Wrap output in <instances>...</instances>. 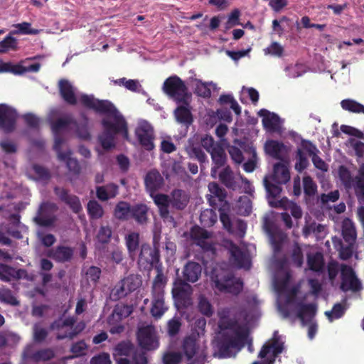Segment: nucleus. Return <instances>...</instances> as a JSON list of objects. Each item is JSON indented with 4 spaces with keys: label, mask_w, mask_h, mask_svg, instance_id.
Listing matches in <instances>:
<instances>
[{
    "label": "nucleus",
    "mask_w": 364,
    "mask_h": 364,
    "mask_svg": "<svg viewBox=\"0 0 364 364\" xmlns=\"http://www.w3.org/2000/svg\"><path fill=\"white\" fill-rule=\"evenodd\" d=\"M218 317V327L221 331L217 341L218 357H235L246 344L249 336L248 327L240 324L235 317H230V309L228 308L219 311Z\"/></svg>",
    "instance_id": "nucleus-1"
},
{
    "label": "nucleus",
    "mask_w": 364,
    "mask_h": 364,
    "mask_svg": "<svg viewBox=\"0 0 364 364\" xmlns=\"http://www.w3.org/2000/svg\"><path fill=\"white\" fill-rule=\"evenodd\" d=\"M80 103L85 107L93 109L96 112L107 114L113 118V122L104 119L102 124L104 131L115 136L122 133L125 137L128 136L127 122L123 116L118 112L115 106L109 100H98L93 95L82 94L80 97Z\"/></svg>",
    "instance_id": "nucleus-2"
},
{
    "label": "nucleus",
    "mask_w": 364,
    "mask_h": 364,
    "mask_svg": "<svg viewBox=\"0 0 364 364\" xmlns=\"http://www.w3.org/2000/svg\"><path fill=\"white\" fill-rule=\"evenodd\" d=\"M189 195L183 190L174 189L171 194H156L154 197V203L159 208L160 217L168 222H174V218L170 214L169 206L178 210H183L189 202Z\"/></svg>",
    "instance_id": "nucleus-3"
},
{
    "label": "nucleus",
    "mask_w": 364,
    "mask_h": 364,
    "mask_svg": "<svg viewBox=\"0 0 364 364\" xmlns=\"http://www.w3.org/2000/svg\"><path fill=\"white\" fill-rule=\"evenodd\" d=\"M290 180V172L287 164L282 162L276 163L273 167V173L265 176L264 186L269 198H276L282 192L280 185L287 183Z\"/></svg>",
    "instance_id": "nucleus-4"
},
{
    "label": "nucleus",
    "mask_w": 364,
    "mask_h": 364,
    "mask_svg": "<svg viewBox=\"0 0 364 364\" xmlns=\"http://www.w3.org/2000/svg\"><path fill=\"white\" fill-rule=\"evenodd\" d=\"M211 279L215 287L221 292L237 296L243 289L242 280L240 278H235L232 272L224 269H214L212 272Z\"/></svg>",
    "instance_id": "nucleus-5"
},
{
    "label": "nucleus",
    "mask_w": 364,
    "mask_h": 364,
    "mask_svg": "<svg viewBox=\"0 0 364 364\" xmlns=\"http://www.w3.org/2000/svg\"><path fill=\"white\" fill-rule=\"evenodd\" d=\"M162 90L164 92L177 104L188 105L191 94L184 81L178 76L172 75L165 80Z\"/></svg>",
    "instance_id": "nucleus-6"
},
{
    "label": "nucleus",
    "mask_w": 364,
    "mask_h": 364,
    "mask_svg": "<svg viewBox=\"0 0 364 364\" xmlns=\"http://www.w3.org/2000/svg\"><path fill=\"white\" fill-rule=\"evenodd\" d=\"M137 264L140 269L150 271L153 267L159 270L161 267L160 263L159 245L154 239V247L148 243H142L138 255Z\"/></svg>",
    "instance_id": "nucleus-7"
},
{
    "label": "nucleus",
    "mask_w": 364,
    "mask_h": 364,
    "mask_svg": "<svg viewBox=\"0 0 364 364\" xmlns=\"http://www.w3.org/2000/svg\"><path fill=\"white\" fill-rule=\"evenodd\" d=\"M338 173L346 187L353 185L359 203L364 205V164L360 167L358 174L355 178H352L349 170L343 166L339 167Z\"/></svg>",
    "instance_id": "nucleus-8"
},
{
    "label": "nucleus",
    "mask_w": 364,
    "mask_h": 364,
    "mask_svg": "<svg viewBox=\"0 0 364 364\" xmlns=\"http://www.w3.org/2000/svg\"><path fill=\"white\" fill-rule=\"evenodd\" d=\"M171 291L178 309H187L192 305L193 287L180 277L176 279Z\"/></svg>",
    "instance_id": "nucleus-9"
},
{
    "label": "nucleus",
    "mask_w": 364,
    "mask_h": 364,
    "mask_svg": "<svg viewBox=\"0 0 364 364\" xmlns=\"http://www.w3.org/2000/svg\"><path fill=\"white\" fill-rule=\"evenodd\" d=\"M58 206L55 203L51 202H43L39 206L37 215L34 218V221L41 227H50L56 221V217L53 213L57 211Z\"/></svg>",
    "instance_id": "nucleus-10"
},
{
    "label": "nucleus",
    "mask_w": 364,
    "mask_h": 364,
    "mask_svg": "<svg viewBox=\"0 0 364 364\" xmlns=\"http://www.w3.org/2000/svg\"><path fill=\"white\" fill-rule=\"evenodd\" d=\"M340 271L341 278L340 289L343 291L346 292L349 290L358 291L361 289V283L350 266L342 264Z\"/></svg>",
    "instance_id": "nucleus-11"
},
{
    "label": "nucleus",
    "mask_w": 364,
    "mask_h": 364,
    "mask_svg": "<svg viewBox=\"0 0 364 364\" xmlns=\"http://www.w3.org/2000/svg\"><path fill=\"white\" fill-rule=\"evenodd\" d=\"M168 307L165 304L164 291L161 286L156 285V282L152 288V301L150 313L151 316L159 319L162 317Z\"/></svg>",
    "instance_id": "nucleus-12"
},
{
    "label": "nucleus",
    "mask_w": 364,
    "mask_h": 364,
    "mask_svg": "<svg viewBox=\"0 0 364 364\" xmlns=\"http://www.w3.org/2000/svg\"><path fill=\"white\" fill-rule=\"evenodd\" d=\"M137 340L139 345L146 350H156L159 346L155 328L152 326L139 328L137 332Z\"/></svg>",
    "instance_id": "nucleus-13"
},
{
    "label": "nucleus",
    "mask_w": 364,
    "mask_h": 364,
    "mask_svg": "<svg viewBox=\"0 0 364 364\" xmlns=\"http://www.w3.org/2000/svg\"><path fill=\"white\" fill-rule=\"evenodd\" d=\"M18 114L12 107L6 104H0V129L5 133L12 132L16 124Z\"/></svg>",
    "instance_id": "nucleus-14"
},
{
    "label": "nucleus",
    "mask_w": 364,
    "mask_h": 364,
    "mask_svg": "<svg viewBox=\"0 0 364 364\" xmlns=\"http://www.w3.org/2000/svg\"><path fill=\"white\" fill-rule=\"evenodd\" d=\"M136 138L140 145L146 151H152L155 146V139L153 127L149 123L141 124L135 130Z\"/></svg>",
    "instance_id": "nucleus-15"
},
{
    "label": "nucleus",
    "mask_w": 364,
    "mask_h": 364,
    "mask_svg": "<svg viewBox=\"0 0 364 364\" xmlns=\"http://www.w3.org/2000/svg\"><path fill=\"white\" fill-rule=\"evenodd\" d=\"M164 184V180L161 173L156 169H152L147 172L144 178V185L147 193L154 198L156 193L159 191Z\"/></svg>",
    "instance_id": "nucleus-16"
},
{
    "label": "nucleus",
    "mask_w": 364,
    "mask_h": 364,
    "mask_svg": "<svg viewBox=\"0 0 364 364\" xmlns=\"http://www.w3.org/2000/svg\"><path fill=\"white\" fill-rule=\"evenodd\" d=\"M74 255V249L66 245H58L46 252V256L58 263L70 262Z\"/></svg>",
    "instance_id": "nucleus-17"
},
{
    "label": "nucleus",
    "mask_w": 364,
    "mask_h": 364,
    "mask_svg": "<svg viewBox=\"0 0 364 364\" xmlns=\"http://www.w3.org/2000/svg\"><path fill=\"white\" fill-rule=\"evenodd\" d=\"M202 266L200 264L193 261H188L183 266L182 269V280L186 283H195L201 277Z\"/></svg>",
    "instance_id": "nucleus-18"
},
{
    "label": "nucleus",
    "mask_w": 364,
    "mask_h": 364,
    "mask_svg": "<svg viewBox=\"0 0 364 364\" xmlns=\"http://www.w3.org/2000/svg\"><path fill=\"white\" fill-rule=\"evenodd\" d=\"M272 349L273 358L267 360V364H273L275 361V358L282 353L284 350V343L279 341V338L276 336V332L272 338L271 344H264L261 348L258 357L260 358H264L267 354Z\"/></svg>",
    "instance_id": "nucleus-19"
},
{
    "label": "nucleus",
    "mask_w": 364,
    "mask_h": 364,
    "mask_svg": "<svg viewBox=\"0 0 364 364\" xmlns=\"http://www.w3.org/2000/svg\"><path fill=\"white\" fill-rule=\"evenodd\" d=\"M54 193L61 201L69 205L74 213H77L82 210L79 198L75 195L69 194L67 189L55 186L54 188Z\"/></svg>",
    "instance_id": "nucleus-20"
},
{
    "label": "nucleus",
    "mask_w": 364,
    "mask_h": 364,
    "mask_svg": "<svg viewBox=\"0 0 364 364\" xmlns=\"http://www.w3.org/2000/svg\"><path fill=\"white\" fill-rule=\"evenodd\" d=\"M296 306V316L302 326H306L307 323H311L316 314L317 305L314 303L304 304L303 302H298Z\"/></svg>",
    "instance_id": "nucleus-21"
},
{
    "label": "nucleus",
    "mask_w": 364,
    "mask_h": 364,
    "mask_svg": "<svg viewBox=\"0 0 364 364\" xmlns=\"http://www.w3.org/2000/svg\"><path fill=\"white\" fill-rule=\"evenodd\" d=\"M301 145L308 155L311 157L312 162L315 167L321 171H326L327 165L324 161L318 156L317 154L319 151L316 146L311 141L304 139H301Z\"/></svg>",
    "instance_id": "nucleus-22"
},
{
    "label": "nucleus",
    "mask_w": 364,
    "mask_h": 364,
    "mask_svg": "<svg viewBox=\"0 0 364 364\" xmlns=\"http://www.w3.org/2000/svg\"><path fill=\"white\" fill-rule=\"evenodd\" d=\"M208 189L211 193L208 198V201L213 208L216 209L218 208V205L215 202L216 200H218L220 205H223V206L228 205V203L225 200L227 193L217 183H210L208 185Z\"/></svg>",
    "instance_id": "nucleus-23"
},
{
    "label": "nucleus",
    "mask_w": 364,
    "mask_h": 364,
    "mask_svg": "<svg viewBox=\"0 0 364 364\" xmlns=\"http://www.w3.org/2000/svg\"><path fill=\"white\" fill-rule=\"evenodd\" d=\"M23 355L26 359L38 363L49 361L55 357V354L54 350L50 348H42L34 352H32L30 348H27L23 351Z\"/></svg>",
    "instance_id": "nucleus-24"
},
{
    "label": "nucleus",
    "mask_w": 364,
    "mask_h": 364,
    "mask_svg": "<svg viewBox=\"0 0 364 364\" xmlns=\"http://www.w3.org/2000/svg\"><path fill=\"white\" fill-rule=\"evenodd\" d=\"M190 236L196 245L205 250L210 248V245L206 241L210 237V235L206 230L195 225L191 229Z\"/></svg>",
    "instance_id": "nucleus-25"
},
{
    "label": "nucleus",
    "mask_w": 364,
    "mask_h": 364,
    "mask_svg": "<svg viewBox=\"0 0 364 364\" xmlns=\"http://www.w3.org/2000/svg\"><path fill=\"white\" fill-rule=\"evenodd\" d=\"M264 149L268 155L278 160H282L284 154L287 151L283 142L272 139L266 141Z\"/></svg>",
    "instance_id": "nucleus-26"
},
{
    "label": "nucleus",
    "mask_w": 364,
    "mask_h": 364,
    "mask_svg": "<svg viewBox=\"0 0 364 364\" xmlns=\"http://www.w3.org/2000/svg\"><path fill=\"white\" fill-rule=\"evenodd\" d=\"M58 87L60 96L63 100L70 105H75L77 97L71 83L65 79H62L58 82Z\"/></svg>",
    "instance_id": "nucleus-27"
},
{
    "label": "nucleus",
    "mask_w": 364,
    "mask_h": 364,
    "mask_svg": "<svg viewBox=\"0 0 364 364\" xmlns=\"http://www.w3.org/2000/svg\"><path fill=\"white\" fill-rule=\"evenodd\" d=\"M176 122L185 126L191 125L193 122L190 103L188 105L181 104L178 105L173 112Z\"/></svg>",
    "instance_id": "nucleus-28"
},
{
    "label": "nucleus",
    "mask_w": 364,
    "mask_h": 364,
    "mask_svg": "<svg viewBox=\"0 0 364 364\" xmlns=\"http://www.w3.org/2000/svg\"><path fill=\"white\" fill-rule=\"evenodd\" d=\"M260 117H262V124L264 127L269 132H277L279 128V117L275 113H271L265 109H262L258 112Z\"/></svg>",
    "instance_id": "nucleus-29"
},
{
    "label": "nucleus",
    "mask_w": 364,
    "mask_h": 364,
    "mask_svg": "<svg viewBox=\"0 0 364 364\" xmlns=\"http://www.w3.org/2000/svg\"><path fill=\"white\" fill-rule=\"evenodd\" d=\"M124 240L129 257L132 260H134L141 246L139 245V234L136 232H132L126 235Z\"/></svg>",
    "instance_id": "nucleus-30"
},
{
    "label": "nucleus",
    "mask_w": 364,
    "mask_h": 364,
    "mask_svg": "<svg viewBox=\"0 0 364 364\" xmlns=\"http://www.w3.org/2000/svg\"><path fill=\"white\" fill-rule=\"evenodd\" d=\"M182 348L188 361H191L196 357L200 350L196 339L192 336H188L184 338Z\"/></svg>",
    "instance_id": "nucleus-31"
},
{
    "label": "nucleus",
    "mask_w": 364,
    "mask_h": 364,
    "mask_svg": "<svg viewBox=\"0 0 364 364\" xmlns=\"http://www.w3.org/2000/svg\"><path fill=\"white\" fill-rule=\"evenodd\" d=\"M210 154L213 164V166L211 168V173L213 174L217 172L218 168L225 164L227 156L222 145L216 146L214 149H212V152Z\"/></svg>",
    "instance_id": "nucleus-32"
},
{
    "label": "nucleus",
    "mask_w": 364,
    "mask_h": 364,
    "mask_svg": "<svg viewBox=\"0 0 364 364\" xmlns=\"http://www.w3.org/2000/svg\"><path fill=\"white\" fill-rule=\"evenodd\" d=\"M230 252L231 259H233L238 267L248 268L250 267V262L248 257L237 245L232 243L230 245Z\"/></svg>",
    "instance_id": "nucleus-33"
},
{
    "label": "nucleus",
    "mask_w": 364,
    "mask_h": 364,
    "mask_svg": "<svg viewBox=\"0 0 364 364\" xmlns=\"http://www.w3.org/2000/svg\"><path fill=\"white\" fill-rule=\"evenodd\" d=\"M82 121L76 123H73V125L75 127V133L77 136L85 141H89L91 139V134L89 128V119L85 114L82 113L80 114Z\"/></svg>",
    "instance_id": "nucleus-34"
},
{
    "label": "nucleus",
    "mask_w": 364,
    "mask_h": 364,
    "mask_svg": "<svg viewBox=\"0 0 364 364\" xmlns=\"http://www.w3.org/2000/svg\"><path fill=\"white\" fill-rule=\"evenodd\" d=\"M134 350V346L129 341H122L118 343L113 350V358L117 363V360L124 359L122 356H129L132 354Z\"/></svg>",
    "instance_id": "nucleus-35"
},
{
    "label": "nucleus",
    "mask_w": 364,
    "mask_h": 364,
    "mask_svg": "<svg viewBox=\"0 0 364 364\" xmlns=\"http://www.w3.org/2000/svg\"><path fill=\"white\" fill-rule=\"evenodd\" d=\"M148 213V207L143 203L135 204L132 205L130 218H133L139 224H144L146 223Z\"/></svg>",
    "instance_id": "nucleus-36"
},
{
    "label": "nucleus",
    "mask_w": 364,
    "mask_h": 364,
    "mask_svg": "<svg viewBox=\"0 0 364 364\" xmlns=\"http://www.w3.org/2000/svg\"><path fill=\"white\" fill-rule=\"evenodd\" d=\"M132 205L126 201H119L115 206L114 215L120 220H127L131 217Z\"/></svg>",
    "instance_id": "nucleus-37"
},
{
    "label": "nucleus",
    "mask_w": 364,
    "mask_h": 364,
    "mask_svg": "<svg viewBox=\"0 0 364 364\" xmlns=\"http://www.w3.org/2000/svg\"><path fill=\"white\" fill-rule=\"evenodd\" d=\"M20 272L9 265L0 263V280L2 282H9L13 279L21 278Z\"/></svg>",
    "instance_id": "nucleus-38"
},
{
    "label": "nucleus",
    "mask_w": 364,
    "mask_h": 364,
    "mask_svg": "<svg viewBox=\"0 0 364 364\" xmlns=\"http://www.w3.org/2000/svg\"><path fill=\"white\" fill-rule=\"evenodd\" d=\"M220 182L228 188L235 190L237 188V183L235 176L230 166H226L219 174Z\"/></svg>",
    "instance_id": "nucleus-39"
},
{
    "label": "nucleus",
    "mask_w": 364,
    "mask_h": 364,
    "mask_svg": "<svg viewBox=\"0 0 364 364\" xmlns=\"http://www.w3.org/2000/svg\"><path fill=\"white\" fill-rule=\"evenodd\" d=\"M306 154H308L303 148L301 143L300 147L297 149L295 155L296 163L294 167L298 172H302L308 167L309 164Z\"/></svg>",
    "instance_id": "nucleus-40"
},
{
    "label": "nucleus",
    "mask_w": 364,
    "mask_h": 364,
    "mask_svg": "<svg viewBox=\"0 0 364 364\" xmlns=\"http://www.w3.org/2000/svg\"><path fill=\"white\" fill-rule=\"evenodd\" d=\"M309 268L314 272L322 271L324 266L323 255L321 252L309 254L307 257Z\"/></svg>",
    "instance_id": "nucleus-41"
},
{
    "label": "nucleus",
    "mask_w": 364,
    "mask_h": 364,
    "mask_svg": "<svg viewBox=\"0 0 364 364\" xmlns=\"http://www.w3.org/2000/svg\"><path fill=\"white\" fill-rule=\"evenodd\" d=\"M54 135V144L53 149L55 151L58 155V158L60 161H65L68 155H72L71 150L68 149L66 151H62V145L64 144L65 140L60 134H53Z\"/></svg>",
    "instance_id": "nucleus-42"
},
{
    "label": "nucleus",
    "mask_w": 364,
    "mask_h": 364,
    "mask_svg": "<svg viewBox=\"0 0 364 364\" xmlns=\"http://www.w3.org/2000/svg\"><path fill=\"white\" fill-rule=\"evenodd\" d=\"M73 123H76V120L70 117L58 118L50 124L51 130L53 134H60V132L68 128Z\"/></svg>",
    "instance_id": "nucleus-43"
},
{
    "label": "nucleus",
    "mask_w": 364,
    "mask_h": 364,
    "mask_svg": "<svg viewBox=\"0 0 364 364\" xmlns=\"http://www.w3.org/2000/svg\"><path fill=\"white\" fill-rule=\"evenodd\" d=\"M87 213L92 220L101 218L104 215L102 206L95 200H90L87 205Z\"/></svg>",
    "instance_id": "nucleus-44"
},
{
    "label": "nucleus",
    "mask_w": 364,
    "mask_h": 364,
    "mask_svg": "<svg viewBox=\"0 0 364 364\" xmlns=\"http://www.w3.org/2000/svg\"><path fill=\"white\" fill-rule=\"evenodd\" d=\"M343 109L353 113H364V105L352 99L343 100L341 102Z\"/></svg>",
    "instance_id": "nucleus-45"
},
{
    "label": "nucleus",
    "mask_w": 364,
    "mask_h": 364,
    "mask_svg": "<svg viewBox=\"0 0 364 364\" xmlns=\"http://www.w3.org/2000/svg\"><path fill=\"white\" fill-rule=\"evenodd\" d=\"M342 235L346 242L351 244L355 242L356 231L353 224L350 220L343 222Z\"/></svg>",
    "instance_id": "nucleus-46"
},
{
    "label": "nucleus",
    "mask_w": 364,
    "mask_h": 364,
    "mask_svg": "<svg viewBox=\"0 0 364 364\" xmlns=\"http://www.w3.org/2000/svg\"><path fill=\"white\" fill-rule=\"evenodd\" d=\"M85 328V323L83 321H80L76 325H74L70 331L65 333H58L56 335V339L63 340L65 338H68L70 340L73 339L76 337L80 332H82Z\"/></svg>",
    "instance_id": "nucleus-47"
},
{
    "label": "nucleus",
    "mask_w": 364,
    "mask_h": 364,
    "mask_svg": "<svg viewBox=\"0 0 364 364\" xmlns=\"http://www.w3.org/2000/svg\"><path fill=\"white\" fill-rule=\"evenodd\" d=\"M284 237L285 236L281 230H272L269 231L270 242L275 252L280 251Z\"/></svg>",
    "instance_id": "nucleus-48"
},
{
    "label": "nucleus",
    "mask_w": 364,
    "mask_h": 364,
    "mask_svg": "<svg viewBox=\"0 0 364 364\" xmlns=\"http://www.w3.org/2000/svg\"><path fill=\"white\" fill-rule=\"evenodd\" d=\"M198 309L203 315L210 317L213 314V308L210 302L204 295L198 296Z\"/></svg>",
    "instance_id": "nucleus-49"
},
{
    "label": "nucleus",
    "mask_w": 364,
    "mask_h": 364,
    "mask_svg": "<svg viewBox=\"0 0 364 364\" xmlns=\"http://www.w3.org/2000/svg\"><path fill=\"white\" fill-rule=\"evenodd\" d=\"M85 279L88 283L97 284L100 278L101 269L96 266H90L85 271Z\"/></svg>",
    "instance_id": "nucleus-50"
},
{
    "label": "nucleus",
    "mask_w": 364,
    "mask_h": 364,
    "mask_svg": "<svg viewBox=\"0 0 364 364\" xmlns=\"http://www.w3.org/2000/svg\"><path fill=\"white\" fill-rule=\"evenodd\" d=\"M133 312L132 305L124 304L122 303L117 304L113 310V315L117 316L118 320L127 318Z\"/></svg>",
    "instance_id": "nucleus-51"
},
{
    "label": "nucleus",
    "mask_w": 364,
    "mask_h": 364,
    "mask_svg": "<svg viewBox=\"0 0 364 364\" xmlns=\"http://www.w3.org/2000/svg\"><path fill=\"white\" fill-rule=\"evenodd\" d=\"M112 235V228L109 225H102L96 235V239L102 245L108 244Z\"/></svg>",
    "instance_id": "nucleus-52"
},
{
    "label": "nucleus",
    "mask_w": 364,
    "mask_h": 364,
    "mask_svg": "<svg viewBox=\"0 0 364 364\" xmlns=\"http://www.w3.org/2000/svg\"><path fill=\"white\" fill-rule=\"evenodd\" d=\"M17 48V40L11 35H8L3 41H0V53H6L9 50H16Z\"/></svg>",
    "instance_id": "nucleus-53"
},
{
    "label": "nucleus",
    "mask_w": 364,
    "mask_h": 364,
    "mask_svg": "<svg viewBox=\"0 0 364 364\" xmlns=\"http://www.w3.org/2000/svg\"><path fill=\"white\" fill-rule=\"evenodd\" d=\"M124 282V285H125L126 288L128 289V291L130 293L135 291L138 289L141 284V280L139 277L136 274H129L127 277L122 279Z\"/></svg>",
    "instance_id": "nucleus-54"
},
{
    "label": "nucleus",
    "mask_w": 364,
    "mask_h": 364,
    "mask_svg": "<svg viewBox=\"0 0 364 364\" xmlns=\"http://www.w3.org/2000/svg\"><path fill=\"white\" fill-rule=\"evenodd\" d=\"M345 312V306L340 303H336L333 305L331 311H327L325 312V315L328 321L332 322L334 319L341 318L344 315Z\"/></svg>",
    "instance_id": "nucleus-55"
},
{
    "label": "nucleus",
    "mask_w": 364,
    "mask_h": 364,
    "mask_svg": "<svg viewBox=\"0 0 364 364\" xmlns=\"http://www.w3.org/2000/svg\"><path fill=\"white\" fill-rule=\"evenodd\" d=\"M193 80L196 82L194 90V93L196 95L203 98H208L210 97L211 91L210 88L208 87L206 83L202 82L201 80L196 78L193 79Z\"/></svg>",
    "instance_id": "nucleus-56"
},
{
    "label": "nucleus",
    "mask_w": 364,
    "mask_h": 364,
    "mask_svg": "<svg viewBox=\"0 0 364 364\" xmlns=\"http://www.w3.org/2000/svg\"><path fill=\"white\" fill-rule=\"evenodd\" d=\"M98 140L105 151H108L115 146L114 136L105 131L98 136Z\"/></svg>",
    "instance_id": "nucleus-57"
},
{
    "label": "nucleus",
    "mask_w": 364,
    "mask_h": 364,
    "mask_svg": "<svg viewBox=\"0 0 364 364\" xmlns=\"http://www.w3.org/2000/svg\"><path fill=\"white\" fill-rule=\"evenodd\" d=\"M64 161L66 163V166L70 174L75 176H78L80 175L81 172V166L76 159L72 158L71 155H68Z\"/></svg>",
    "instance_id": "nucleus-58"
},
{
    "label": "nucleus",
    "mask_w": 364,
    "mask_h": 364,
    "mask_svg": "<svg viewBox=\"0 0 364 364\" xmlns=\"http://www.w3.org/2000/svg\"><path fill=\"white\" fill-rule=\"evenodd\" d=\"M304 191L306 196H313L317 191V186L311 176H305L303 178Z\"/></svg>",
    "instance_id": "nucleus-59"
},
{
    "label": "nucleus",
    "mask_w": 364,
    "mask_h": 364,
    "mask_svg": "<svg viewBox=\"0 0 364 364\" xmlns=\"http://www.w3.org/2000/svg\"><path fill=\"white\" fill-rule=\"evenodd\" d=\"M33 171L36 175V179L38 181H48L50 180L51 175L49 170L39 164H33L32 166Z\"/></svg>",
    "instance_id": "nucleus-60"
},
{
    "label": "nucleus",
    "mask_w": 364,
    "mask_h": 364,
    "mask_svg": "<svg viewBox=\"0 0 364 364\" xmlns=\"http://www.w3.org/2000/svg\"><path fill=\"white\" fill-rule=\"evenodd\" d=\"M0 301L12 306H18L19 304V301L9 289H4L0 291Z\"/></svg>",
    "instance_id": "nucleus-61"
},
{
    "label": "nucleus",
    "mask_w": 364,
    "mask_h": 364,
    "mask_svg": "<svg viewBox=\"0 0 364 364\" xmlns=\"http://www.w3.org/2000/svg\"><path fill=\"white\" fill-rule=\"evenodd\" d=\"M129 294H130V292L128 291V289L126 288L125 285H124L122 279L115 285L112 291V295L114 300L125 297Z\"/></svg>",
    "instance_id": "nucleus-62"
},
{
    "label": "nucleus",
    "mask_w": 364,
    "mask_h": 364,
    "mask_svg": "<svg viewBox=\"0 0 364 364\" xmlns=\"http://www.w3.org/2000/svg\"><path fill=\"white\" fill-rule=\"evenodd\" d=\"M181 322L178 317H173L168 321L167 332L170 336L177 335L181 329Z\"/></svg>",
    "instance_id": "nucleus-63"
},
{
    "label": "nucleus",
    "mask_w": 364,
    "mask_h": 364,
    "mask_svg": "<svg viewBox=\"0 0 364 364\" xmlns=\"http://www.w3.org/2000/svg\"><path fill=\"white\" fill-rule=\"evenodd\" d=\"M182 360V355L178 352H168L164 355V364H179Z\"/></svg>",
    "instance_id": "nucleus-64"
}]
</instances>
